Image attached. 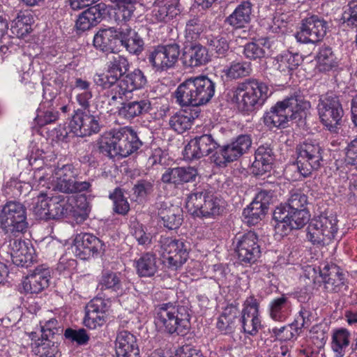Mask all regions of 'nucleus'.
Listing matches in <instances>:
<instances>
[{"label":"nucleus","instance_id":"obj_60","mask_svg":"<svg viewBox=\"0 0 357 357\" xmlns=\"http://www.w3.org/2000/svg\"><path fill=\"white\" fill-rule=\"evenodd\" d=\"M274 190L262 189L255 196L252 203L257 204L260 208L268 211V206L273 202Z\"/></svg>","mask_w":357,"mask_h":357},{"label":"nucleus","instance_id":"obj_7","mask_svg":"<svg viewBox=\"0 0 357 357\" xmlns=\"http://www.w3.org/2000/svg\"><path fill=\"white\" fill-rule=\"evenodd\" d=\"M296 165L298 172L303 178L309 177L322 166L324 150L314 139H307L296 147Z\"/></svg>","mask_w":357,"mask_h":357},{"label":"nucleus","instance_id":"obj_53","mask_svg":"<svg viewBox=\"0 0 357 357\" xmlns=\"http://www.w3.org/2000/svg\"><path fill=\"white\" fill-rule=\"evenodd\" d=\"M208 45L218 57H225L229 52V42L225 37L222 36L208 39Z\"/></svg>","mask_w":357,"mask_h":357},{"label":"nucleus","instance_id":"obj_3","mask_svg":"<svg viewBox=\"0 0 357 357\" xmlns=\"http://www.w3.org/2000/svg\"><path fill=\"white\" fill-rule=\"evenodd\" d=\"M310 107V102L304 98L301 91H295L271 107L264 116V122L271 128H285L289 121L301 120Z\"/></svg>","mask_w":357,"mask_h":357},{"label":"nucleus","instance_id":"obj_46","mask_svg":"<svg viewBox=\"0 0 357 357\" xmlns=\"http://www.w3.org/2000/svg\"><path fill=\"white\" fill-rule=\"evenodd\" d=\"M121 287L120 273L112 271H104L99 280L98 288L101 291L111 289L116 291Z\"/></svg>","mask_w":357,"mask_h":357},{"label":"nucleus","instance_id":"obj_52","mask_svg":"<svg viewBox=\"0 0 357 357\" xmlns=\"http://www.w3.org/2000/svg\"><path fill=\"white\" fill-rule=\"evenodd\" d=\"M33 351L39 357H54L58 353V347L54 342L45 337V340L36 343Z\"/></svg>","mask_w":357,"mask_h":357},{"label":"nucleus","instance_id":"obj_61","mask_svg":"<svg viewBox=\"0 0 357 357\" xmlns=\"http://www.w3.org/2000/svg\"><path fill=\"white\" fill-rule=\"evenodd\" d=\"M50 199L41 197L40 193L38 196V201L33 206L34 213L40 219H49L50 216Z\"/></svg>","mask_w":357,"mask_h":357},{"label":"nucleus","instance_id":"obj_42","mask_svg":"<svg viewBox=\"0 0 357 357\" xmlns=\"http://www.w3.org/2000/svg\"><path fill=\"white\" fill-rule=\"evenodd\" d=\"M114 5L116 15L118 19L124 22L130 21L134 17V13L139 0H110Z\"/></svg>","mask_w":357,"mask_h":357},{"label":"nucleus","instance_id":"obj_63","mask_svg":"<svg viewBox=\"0 0 357 357\" xmlns=\"http://www.w3.org/2000/svg\"><path fill=\"white\" fill-rule=\"evenodd\" d=\"M203 24L198 18H192L186 23V37L190 40H196L203 31Z\"/></svg>","mask_w":357,"mask_h":357},{"label":"nucleus","instance_id":"obj_21","mask_svg":"<svg viewBox=\"0 0 357 357\" xmlns=\"http://www.w3.org/2000/svg\"><path fill=\"white\" fill-rule=\"evenodd\" d=\"M181 59L185 68H192L206 65L211 61V56L206 47L192 43L184 46Z\"/></svg>","mask_w":357,"mask_h":357},{"label":"nucleus","instance_id":"obj_34","mask_svg":"<svg viewBox=\"0 0 357 357\" xmlns=\"http://www.w3.org/2000/svg\"><path fill=\"white\" fill-rule=\"evenodd\" d=\"M292 304L287 294L272 299L268 304L270 317L274 321H284L291 314Z\"/></svg>","mask_w":357,"mask_h":357},{"label":"nucleus","instance_id":"obj_20","mask_svg":"<svg viewBox=\"0 0 357 357\" xmlns=\"http://www.w3.org/2000/svg\"><path fill=\"white\" fill-rule=\"evenodd\" d=\"M102 246L103 243L98 237L89 233L77 234L74 240V252L84 260L98 255Z\"/></svg>","mask_w":357,"mask_h":357},{"label":"nucleus","instance_id":"obj_29","mask_svg":"<svg viewBox=\"0 0 357 357\" xmlns=\"http://www.w3.org/2000/svg\"><path fill=\"white\" fill-rule=\"evenodd\" d=\"M158 215L160 222L168 229H176L182 224V210L178 206L170 205L166 203H160L158 207Z\"/></svg>","mask_w":357,"mask_h":357},{"label":"nucleus","instance_id":"obj_16","mask_svg":"<svg viewBox=\"0 0 357 357\" xmlns=\"http://www.w3.org/2000/svg\"><path fill=\"white\" fill-rule=\"evenodd\" d=\"M238 260L244 264L255 263L261 256L260 245L255 232L250 231L235 237Z\"/></svg>","mask_w":357,"mask_h":357},{"label":"nucleus","instance_id":"obj_38","mask_svg":"<svg viewBox=\"0 0 357 357\" xmlns=\"http://www.w3.org/2000/svg\"><path fill=\"white\" fill-rule=\"evenodd\" d=\"M91 184L87 181H81L77 177L63 181H56L52 191L58 190L66 194H74L91 191Z\"/></svg>","mask_w":357,"mask_h":357},{"label":"nucleus","instance_id":"obj_56","mask_svg":"<svg viewBox=\"0 0 357 357\" xmlns=\"http://www.w3.org/2000/svg\"><path fill=\"white\" fill-rule=\"evenodd\" d=\"M153 190V181L145 179L138 180L132 188L133 195L141 200L146 199Z\"/></svg>","mask_w":357,"mask_h":357},{"label":"nucleus","instance_id":"obj_37","mask_svg":"<svg viewBox=\"0 0 357 357\" xmlns=\"http://www.w3.org/2000/svg\"><path fill=\"white\" fill-rule=\"evenodd\" d=\"M40 195L50 199V216H49V219H59L68 214L70 205L67 197L62 195H54L43 190L41 191Z\"/></svg>","mask_w":357,"mask_h":357},{"label":"nucleus","instance_id":"obj_55","mask_svg":"<svg viewBox=\"0 0 357 357\" xmlns=\"http://www.w3.org/2000/svg\"><path fill=\"white\" fill-rule=\"evenodd\" d=\"M123 158H126L137 151L142 145V141L139 139L137 132L131 128L128 127V131L126 133V141L125 142Z\"/></svg>","mask_w":357,"mask_h":357},{"label":"nucleus","instance_id":"obj_32","mask_svg":"<svg viewBox=\"0 0 357 357\" xmlns=\"http://www.w3.org/2000/svg\"><path fill=\"white\" fill-rule=\"evenodd\" d=\"M178 0H155L152 15L158 22H168L179 13Z\"/></svg>","mask_w":357,"mask_h":357},{"label":"nucleus","instance_id":"obj_57","mask_svg":"<svg viewBox=\"0 0 357 357\" xmlns=\"http://www.w3.org/2000/svg\"><path fill=\"white\" fill-rule=\"evenodd\" d=\"M341 20L342 24L350 28H355L357 22V3L352 0L344 7Z\"/></svg>","mask_w":357,"mask_h":357},{"label":"nucleus","instance_id":"obj_8","mask_svg":"<svg viewBox=\"0 0 357 357\" xmlns=\"http://www.w3.org/2000/svg\"><path fill=\"white\" fill-rule=\"evenodd\" d=\"M336 217L326 213L314 216L307 227V238L313 245H328L337 231Z\"/></svg>","mask_w":357,"mask_h":357},{"label":"nucleus","instance_id":"obj_18","mask_svg":"<svg viewBox=\"0 0 357 357\" xmlns=\"http://www.w3.org/2000/svg\"><path fill=\"white\" fill-rule=\"evenodd\" d=\"M70 131L77 137L90 136L100 130L99 117L89 111L77 109L69 123Z\"/></svg>","mask_w":357,"mask_h":357},{"label":"nucleus","instance_id":"obj_17","mask_svg":"<svg viewBox=\"0 0 357 357\" xmlns=\"http://www.w3.org/2000/svg\"><path fill=\"white\" fill-rule=\"evenodd\" d=\"M1 250L6 252L13 263L17 266L27 268L33 261L34 248L21 239L10 238L3 244Z\"/></svg>","mask_w":357,"mask_h":357},{"label":"nucleus","instance_id":"obj_11","mask_svg":"<svg viewBox=\"0 0 357 357\" xmlns=\"http://www.w3.org/2000/svg\"><path fill=\"white\" fill-rule=\"evenodd\" d=\"M159 245L167 266L176 270L184 264L189 257L188 248L183 239L162 235Z\"/></svg>","mask_w":357,"mask_h":357},{"label":"nucleus","instance_id":"obj_30","mask_svg":"<svg viewBox=\"0 0 357 357\" xmlns=\"http://www.w3.org/2000/svg\"><path fill=\"white\" fill-rule=\"evenodd\" d=\"M147 82L146 76L144 73L136 68L130 73H128L120 79L119 91L121 100L123 98H128V94L135 90L143 88Z\"/></svg>","mask_w":357,"mask_h":357},{"label":"nucleus","instance_id":"obj_49","mask_svg":"<svg viewBox=\"0 0 357 357\" xmlns=\"http://www.w3.org/2000/svg\"><path fill=\"white\" fill-rule=\"evenodd\" d=\"M128 68V59L121 55L114 56L107 63V70L111 74L116 75L119 80L125 76Z\"/></svg>","mask_w":357,"mask_h":357},{"label":"nucleus","instance_id":"obj_54","mask_svg":"<svg viewBox=\"0 0 357 357\" xmlns=\"http://www.w3.org/2000/svg\"><path fill=\"white\" fill-rule=\"evenodd\" d=\"M266 212L267 211L257 206V204L252 202L243 210V215L249 225H255L262 219Z\"/></svg>","mask_w":357,"mask_h":357},{"label":"nucleus","instance_id":"obj_47","mask_svg":"<svg viewBox=\"0 0 357 357\" xmlns=\"http://www.w3.org/2000/svg\"><path fill=\"white\" fill-rule=\"evenodd\" d=\"M349 344V333L347 329L340 328L333 333L332 349L336 357H342L344 355V349Z\"/></svg>","mask_w":357,"mask_h":357},{"label":"nucleus","instance_id":"obj_22","mask_svg":"<svg viewBox=\"0 0 357 357\" xmlns=\"http://www.w3.org/2000/svg\"><path fill=\"white\" fill-rule=\"evenodd\" d=\"M108 307L102 298L91 300L86 306L84 324L90 329L103 326L107 321Z\"/></svg>","mask_w":357,"mask_h":357},{"label":"nucleus","instance_id":"obj_23","mask_svg":"<svg viewBox=\"0 0 357 357\" xmlns=\"http://www.w3.org/2000/svg\"><path fill=\"white\" fill-rule=\"evenodd\" d=\"M120 29L114 27L100 29L93 36L94 47L104 53H112L119 51Z\"/></svg>","mask_w":357,"mask_h":357},{"label":"nucleus","instance_id":"obj_24","mask_svg":"<svg viewBox=\"0 0 357 357\" xmlns=\"http://www.w3.org/2000/svg\"><path fill=\"white\" fill-rule=\"evenodd\" d=\"M151 109V102L149 99L139 98L123 102L117 112L121 118L132 121L149 113Z\"/></svg>","mask_w":357,"mask_h":357},{"label":"nucleus","instance_id":"obj_48","mask_svg":"<svg viewBox=\"0 0 357 357\" xmlns=\"http://www.w3.org/2000/svg\"><path fill=\"white\" fill-rule=\"evenodd\" d=\"M307 196L301 190H292L287 202L284 204H280L278 207H285L287 209L292 210H308Z\"/></svg>","mask_w":357,"mask_h":357},{"label":"nucleus","instance_id":"obj_25","mask_svg":"<svg viewBox=\"0 0 357 357\" xmlns=\"http://www.w3.org/2000/svg\"><path fill=\"white\" fill-rule=\"evenodd\" d=\"M116 357H140L136 337L127 331L117 333L115 340Z\"/></svg>","mask_w":357,"mask_h":357},{"label":"nucleus","instance_id":"obj_36","mask_svg":"<svg viewBox=\"0 0 357 357\" xmlns=\"http://www.w3.org/2000/svg\"><path fill=\"white\" fill-rule=\"evenodd\" d=\"M119 47L123 46L130 54L139 55L144 50V43L139 34L132 29L126 28L120 29Z\"/></svg>","mask_w":357,"mask_h":357},{"label":"nucleus","instance_id":"obj_41","mask_svg":"<svg viewBox=\"0 0 357 357\" xmlns=\"http://www.w3.org/2000/svg\"><path fill=\"white\" fill-rule=\"evenodd\" d=\"M199 112L194 113L186 110L179 112L173 115L169 119L170 127L178 133H183L190 129L193 121L198 117Z\"/></svg>","mask_w":357,"mask_h":357},{"label":"nucleus","instance_id":"obj_27","mask_svg":"<svg viewBox=\"0 0 357 357\" xmlns=\"http://www.w3.org/2000/svg\"><path fill=\"white\" fill-rule=\"evenodd\" d=\"M197 174V169L190 166L168 168L162 175L161 180L165 183L178 185L194 181Z\"/></svg>","mask_w":357,"mask_h":357},{"label":"nucleus","instance_id":"obj_6","mask_svg":"<svg viewBox=\"0 0 357 357\" xmlns=\"http://www.w3.org/2000/svg\"><path fill=\"white\" fill-rule=\"evenodd\" d=\"M186 208L196 217L215 218L223 211L224 202L210 190L208 185H202L188 195Z\"/></svg>","mask_w":357,"mask_h":357},{"label":"nucleus","instance_id":"obj_9","mask_svg":"<svg viewBox=\"0 0 357 357\" xmlns=\"http://www.w3.org/2000/svg\"><path fill=\"white\" fill-rule=\"evenodd\" d=\"M26 209L20 202L10 201L0 212V227L6 234L24 233L28 228Z\"/></svg>","mask_w":357,"mask_h":357},{"label":"nucleus","instance_id":"obj_26","mask_svg":"<svg viewBox=\"0 0 357 357\" xmlns=\"http://www.w3.org/2000/svg\"><path fill=\"white\" fill-rule=\"evenodd\" d=\"M319 275L325 289L328 292H337L344 285V277L339 266L334 264H326L320 268Z\"/></svg>","mask_w":357,"mask_h":357},{"label":"nucleus","instance_id":"obj_39","mask_svg":"<svg viewBox=\"0 0 357 357\" xmlns=\"http://www.w3.org/2000/svg\"><path fill=\"white\" fill-rule=\"evenodd\" d=\"M135 268L139 277L153 276L158 271L156 255L152 252L143 254L135 261Z\"/></svg>","mask_w":357,"mask_h":357},{"label":"nucleus","instance_id":"obj_58","mask_svg":"<svg viewBox=\"0 0 357 357\" xmlns=\"http://www.w3.org/2000/svg\"><path fill=\"white\" fill-rule=\"evenodd\" d=\"M130 233L139 245H147L151 243V234L147 233L144 226L139 222H134L130 227Z\"/></svg>","mask_w":357,"mask_h":357},{"label":"nucleus","instance_id":"obj_45","mask_svg":"<svg viewBox=\"0 0 357 357\" xmlns=\"http://www.w3.org/2000/svg\"><path fill=\"white\" fill-rule=\"evenodd\" d=\"M241 331L250 335H255L261 327L259 315L241 313L239 319Z\"/></svg>","mask_w":357,"mask_h":357},{"label":"nucleus","instance_id":"obj_44","mask_svg":"<svg viewBox=\"0 0 357 357\" xmlns=\"http://www.w3.org/2000/svg\"><path fill=\"white\" fill-rule=\"evenodd\" d=\"M264 47L270 48L269 40L267 38H261L257 42L247 43L244 46L243 54L250 60L260 59L266 56Z\"/></svg>","mask_w":357,"mask_h":357},{"label":"nucleus","instance_id":"obj_33","mask_svg":"<svg viewBox=\"0 0 357 357\" xmlns=\"http://www.w3.org/2000/svg\"><path fill=\"white\" fill-rule=\"evenodd\" d=\"M252 4L249 1L241 2L231 14L225 20V22L234 29H241L250 22Z\"/></svg>","mask_w":357,"mask_h":357},{"label":"nucleus","instance_id":"obj_12","mask_svg":"<svg viewBox=\"0 0 357 357\" xmlns=\"http://www.w3.org/2000/svg\"><path fill=\"white\" fill-rule=\"evenodd\" d=\"M317 108L322 123L330 131L336 132L344 114L338 97L332 93L326 94L320 98Z\"/></svg>","mask_w":357,"mask_h":357},{"label":"nucleus","instance_id":"obj_1","mask_svg":"<svg viewBox=\"0 0 357 357\" xmlns=\"http://www.w3.org/2000/svg\"><path fill=\"white\" fill-rule=\"evenodd\" d=\"M252 140L248 134H241L233 138L229 143L219 146L211 135H202L192 139L184 149V157L190 160L199 159L210 153L211 160L219 167L237 160L251 148Z\"/></svg>","mask_w":357,"mask_h":357},{"label":"nucleus","instance_id":"obj_2","mask_svg":"<svg viewBox=\"0 0 357 357\" xmlns=\"http://www.w3.org/2000/svg\"><path fill=\"white\" fill-rule=\"evenodd\" d=\"M189 308L172 302L155 306L154 323L158 331L169 336H183L190 328Z\"/></svg>","mask_w":357,"mask_h":357},{"label":"nucleus","instance_id":"obj_14","mask_svg":"<svg viewBox=\"0 0 357 357\" xmlns=\"http://www.w3.org/2000/svg\"><path fill=\"white\" fill-rule=\"evenodd\" d=\"M273 220L277 222L276 229L287 230L303 228L309 221L310 213L308 210H292L285 207H277L273 211Z\"/></svg>","mask_w":357,"mask_h":357},{"label":"nucleus","instance_id":"obj_51","mask_svg":"<svg viewBox=\"0 0 357 357\" xmlns=\"http://www.w3.org/2000/svg\"><path fill=\"white\" fill-rule=\"evenodd\" d=\"M113 202V211L114 213L126 215L130 211V204L125 197L121 189L116 188L109 196Z\"/></svg>","mask_w":357,"mask_h":357},{"label":"nucleus","instance_id":"obj_62","mask_svg":"<svg viewBox=\"0 0 357 357\" xmlns=\"http://www.w3.org/2000/svg\"><path fill=\"white\" fill-rule=\"evenodd\" d=\"M58 119L59 112L51 107L46 111L38 112L35 120L39 126H44L55 122Z\"/></svg>","mask_w":357,"mask_h":357},{"label":"nucleus","instance_id":"obj_64","mask_svg":"<svg viewBox=\"0 0 357 357\" xmlns=\"http://www.w3.org/2000/svg\"><path fill=\"white\" fill-rule=\"evenodd\" d=\"M41 326L42 337L49 338L60 331L59 323L55 318H52L47 321H40Z\"/></svg>","mask_w":357,"mask_h":357},{"label":"nucleus","instance_id":"obj_15","mask_svg":"<svg viewBox=\"0 0 357 357\" xmlns=\"http://www.w3.org/2000/svg\"><path fill=\"white\" fill-rule=\"evenodd\" d=\"M327 29V22L318 15H313L302 20L300 31L295 36L300 43H316L324 38Z\"/></svg>","mask_w":357,"mask_h":357},{"label":"nucleus","instance_id":"obj_35","mask_svg":"<svg viewBox=\"0 0 357 357\" xmlns=\"http://www.w3.org/2000/svg\"><path fill=\"white\" fill-rule=\"evenodd\" d=\"M93 82L102 89H108L107 96L110 98L112 102L121 99L120 91V79H117L116 75L111 74L107 70L105 73L96 74L93 77Z\"/></svg>","mask_w":357,"mask_h":357},{"label":"nucleus","instance_id":"obj_28","mask_svg":"<svg viewBox=\"0 0 357 357\" xmlns=\"http://www.w3.org/2000/svg\"><path fill=\"white\" fill-rule=\"evenodd\" d=\"M303 60L302 56L298 53L286 51L273 59V67L282 75H291Z\"/></svg>","mask_w":357,"mask_h":357},{"label":"nucleus","instance_id":"obj_4","mask_svg":"<svg viewBox=\"0 0 357 357\" xmlns=\"http://www.w3.org/2000/svg\"><path fill=\"white\" fill-rule=\"evenodd\" d=\"M215 83L206 76L188 78L174 92L176 102L181 107H199L207 104L213 97Z\"/></svg>","mask_w":357,"mask_h":357},{"label":"nucleus","instance_id":"obj_5","mask_svg":"<svg viewBox=\"0 0 357 357\" xmlns=\"http://www.w3.org/2000/svg\"><path fill=\"white\" fill-rule=\"evenodd\" d=\"M231 92V101L243 112L259 109L272 93L266 83L253 78L238 83Z\"/></svg>","mask_w":357,"mask_h":357},{"label":"nucleus","instance_id":"obj_43","mask_svg":"<svg viewBox=\"0 0 357 357\" xmlns=\"http://www.w3.org/2000/svg\"><path fill=\"white\" fill-rule=\"evenodd\" d=\"M315 59L317 62V68L319 72H328L337 65L332 49L328 46L320 47Z\"/></svg>","mask_w":357,"mask_h":357},{"label":"nucleus","instance_id":"obj_10","mask_svg":"<svg viewBox=\"0 0 357 357\" xmlns=\"http://www.w3.org/2000/svg\"><path fill=\"white\" fill-rule=\"evenodd\" d=\"M180 54L179 45L172 43L153 47L149 50L146 59L155 72H163L175 67Z\"/></svg>","mask_w":357,"mask_h":357},{"label":"nucleus","instance_id":"obj_50","mask_svg":"<svg viewBox=\"0 0 357 357\" xmlns=\"http://www.w3.org/2000/svg\"><path fill=\"white\" fill-rule=\"evenodd\" d=\"M251 64L249 62H232L229 67L224 70L225 75L231 79H238L250 75Z\"/></svg>","mask_w":357,"mask_h":357},{"label":"nucleus","instance_id":"obj_31","mask_svg":"<svg viewBox=\"0 0 357 357\" xmlns=\"http://www.w3.org/2000/svg\"><path fill=\"white\" fill-rule=\"evenodd\" d=\"M105 13V5L98 3L91 6L79 15L76 20V28L79 31H86L97 25Z\"/></svg>","mask_w":357,"mask_h":357},{"label":"nucleus","instance_id":"obj_40","mask_svg":"<svg viewBox=\"0 0 357 357\" xmlns=\"http://www.w3.org/2000/svg\"><path fill=\"white\" fill-rule=\"evenodd\" d=\"M33 17L28 10L20 11L11 23V32L17 38H24L31 30Z\"/></svg>","mask_w":357,"mask_h":357},{"label":"nucleus","instance_id":"obj_59","mask_svg":"<svg viewBox=\"0 0 357 357\" xmlns=\"http://www.w3.org/2000/svg\"><path fill=\"white\" fill-rule=\"evenodd\" d=\"M64 336L66 339L73 342H76L78 345H86L89 340V336L84 328L75 330L68 328L65 331Z\"/></svg>","mask_w":357,"mask_h":357},{"label":"nucleus","instance_id":"obj_13","mask_svg":"<svg viewBox=\"0 0 357 357\" xmlns=\"http://www.w3.org/2000/svg\"><path fill=\"white\" fill-rule=\"evenodd\" d=\"M128 126L116 130L113 129L102 134L98 140V149L100 153L104 155L114 158L116 156L123 158L126 133Z\"/></svg>","mask_w":357,"mask_h":357},{"label":"nucleus","instance_id":"obj_19","mask_svg":"<svg viewBox=\"0 0 357 357\" xmlns=\"http://www.w3.org/2000/svg\"><path fill=\"white\" fill-rule=\"evenodd\" d=\"M50 277V268L45 264L39 265L24 279L22 289L26 294H38L49 287Z\"/></svg>","mask_w":357,"mask_h":357}]
</instances>
